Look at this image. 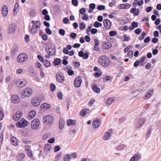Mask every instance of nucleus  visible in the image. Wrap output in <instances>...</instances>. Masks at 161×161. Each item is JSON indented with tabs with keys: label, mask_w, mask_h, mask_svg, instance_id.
I'll return each instance as SVG.
<instances>
[{
	"label": "nucleus",
	"mask_w": 161,
	"mask_h": 161,
	"mask_svg": "<svg viewBox=\"0 0 161 161\" xmlns=\"http://www.w3.org/2000/svg\"><path fill=\"white\" fill-rule=\"evenodd\" d=\"M99 64L103 66L106 67L108 66L110 63L109 58L106 56H102L98 59Z\"/></svg>",
	"instance_id": "obj_1"
},
{
	"label": "nucleus",
	"mask_w": 161,
	"mask_h": 161,
	"mask_svg": "<svg viewBox=\"0 0 161 161\" xmlns=\"http://www.w3.org/2000/svg\"><path fill=\"white\" fill-rule=\"evenodd\" d=\"M28 59V56L25 53L20 54L18 56L17 60L18 62L22 63L25 62Z\"/></svg>",
	"instance_id": "obj_2"
},
{
	"label": "nucleus",
	"mask_w": 161,
	"mask_h": 161,
	"mask_svg": "<svg viewBox=\"0 0 161 161\" xmlns=\"http://www.w3.org/2000/svg\"><path fill=\"white\" fill-rule=\"evenodd\" d=\"M46 51L47 53L53 55L55 53L56 49L53 45L50 44L46 47Z\"/></svg>",
	"instance_id": "obj_3"
},
{
	"label": "nucleus",
	"mask_w": 161,
	"mask_h": 161,
	"mask_svg": "<svg viewBox=\"0 0 161 161\" xmlns=\"http://www.w3.org/2000/svg\"><path fill=\"white\" fill-rule=\"evenodd\" d=\"M32 90L30 87H26L24 89L22 92V95L24 97H29L32 93Z\"/></svg>",
	"instance_id": "obj_4"
},
{
	"label": "nucleus",
	"mask_w": 161,
	"mask_h": 161,
	"mask_svg": "<svg viewBox=\"0 0 161 161\" xmlns=\"http://www.w3.org/2000/svg\"><path fill=\"white\" fill-rule=\"evenodd\" d=\"M27 124V122L25 119L22 118L16 124L17 127L20 128L25 127Z\"/></svg>",
	"instance_id": "obj_5"
},
{
	"label": "nucleus",
	"mask_w": 161,
	"mask_h": 161,
	"mask_svg": "<svg viewBox=\"0 0 161 161\" xmlns=\"http://www.w3.org/2000/svg\"><path fill=\"white\" fill-rule=\"evenodd\" d=\"M40 121L38 119H35L32 120L31 123V128L32 129H37L39 127Z\"/></svg>",
	"instance_id": "obj_6"
},
{
	"label": "nucleus",
	"mask_w": 161,
	"mask_h": 161,
	"mask_svg": "<svg viewBox=\"0 0 161 161\" xmlns=\"http://www.w3.org/2000/svg\"><path fill=\"white\" fill-rule=\"evenodd\" d=\"M112 130L110 129L106 132L103 136V139L105 140H108L109 139L113 134Z\"/></svg>",
	"instance_id": "obj_7"
},
{
	"label": "nucleus",
	"mask_w": 161,
	"mask_h": 161,
	"mask_svg": "<svg viewBox=\"0 0 161 161\" xmlns=\"http://www.w3.org/2000/svg\"><path fill=\"white\" fill-rule=\"evenodd\" d=\"M43 120L45 124L48 125H50L52 123L53 120V117L49 115H47L45 117H44Z\"/></svg>",
	"instance_id": "obj_8"
},
{
	"label": "nucleus",
	"mask_w": 161,
	"mask_h": 161,
	"mask_svg": "<svg viewBox=\"0 0 161 161\" xmlns=\"http://www.w3.org/2000/svg\"><path fill=\"white\" fill-rule=\"evenodd\" d=\"M16 28V26L15 24L12 23L8 25V32L9 33H13L15 31Z\"/></svg>",
	"instance_id": "obj_9"
},
{
	"label": "nucleus",
	"mask_w": 161,
	"mask_h": 161,
	"mask_svg": "<svg viewBox=\"0 0 161 161\" xmlns=\"http://www.w3.org/2000/svg\"><path fill=\"white\" fill-rule=\"evenodd\" d=\"M82 82V78L80 76L77 77L75 80L74 82V86L76 87H79Z\"/></svg>",
	"instance_id": "obj_10"
},
{
	"label": "nucleus",
	"mask_w": 161,
	"mask_h": 161,
	"mask_svg": "<svg viewBox=\"0 0 161 161\" xmlns=\"http://www.w3.org/2000/svg\"><path fill=\"white\" fill-rule=\"evenodd\" d=\"M41 100L37 97H34L31 100L32 105L34 107H38L40 104Z\"/></svg>",
	"instance_id": "obj_11"
},
{
	"label": "nucleus",
	"mask_w": 161,
	"mask_h": 161,
	"mask_svg": "<svg viewBox=\"0 0 161 161\" xmlns=\"http://www.w3.org/2000/svg\"><path fill=\"white\" fill-rule=\"evenodd\" d=\"M56 80L58 82L62 83L65 80L64 76L62 74L57 73L56 74Z\"/></svg>",
	"instance_id": "obj_12"
},
{
	"label": "nucleus",
	"mask_w": 161,
	"mask_h": 161,
	"mask_svg": "<svg viewBox=\"0 0 161 161\" xmlns=\"http://www.w3.org/2000/svg\"><path fill=\"white\" fill-rule=\"evenodd\" d=\"M41 24L32 25L31 30V33L33 34H36L40 28Z\"/></svg>",
	"instance_id": "obj_13"
},
{
	"label": "nucleus",
	"mask_w": 161,
	"mask_h": 161,
	"mask_svg": "<svg viewBox=\"0 0 161 161\" xmlns=\"http://www.w3.org/2000/svg\"><path fill=\"white\" fill-rule=\"evenodd\" d=\"M22 112L21 110H18L17 111L15 114L13 116L14 120L15 121H17L22 116Z\"/></svg>",
	"instance_id": "obj_14"
},
{
	"label": "nucleus",
	"mask_w": 161,
	"mask_h": 161,
	"mask_svg": "<svg viewBox=\"0 0 161 161\" xmlns=\"http://www.w3.org/2000/svg\"><path fill=\"white\" fill-rule=\"evenodd\" d=\"M153 89L148 90L145 93L144 98L145 100L150 98L153 93Z\"/></svg>",
	"instance_id": "obj_15"
},
{
	"label": "nucleus",
	"mask_w": 161,
	"mask_h": 161,
	"mask_svg": "<svg viewBox=\"0 0 161 161\" xmlns=\"http://www.w3.org/2000/svg\"><path fill=\"white\" fill-rule=\"evenodd\" d=\"M27 84V81L24 80L23 81H17L16 82V86L22 88L24 86Z\"/></svg>",
	"instance_id": "obj_16"
},
{
	"label": "nucleus",
	"mask_w": 161,
	"mask_h": 161,
	"mask_svg": "<svg viewBox=\"0 0 161 161\" xmlns=\"http://www.w3.org/2000/svg\"><path fill=\"white\" fill-rule=\"evenodd\" d=\"M141 156L139 154H136L134 155L129 161H139L141 159Z\"/></svg>",
	"instance_id": "obj_17"
},
{
	"label": "nucleus",
	"mask_w": 161,
	"mask_h": 161,
	"mask_svg": "<svg viewBox=\"0 0 161 161\" xmlns=\"http://www.w3.org/2000/svg\"><path fill=\"white\" fill-rule=\"evenodd\" d=\"M11 100L13 103H17L19 102L20 98L18 95H14L11 97Z\"/></svg>",
	"instance_id": "obj_18"
},
{
	"label": "nucleus",
	"mask_w": 161,
	"mask_h": 161,
	"mask_svg": "<svg viewBox=\"0 0 161 161\" xmlns=\"http://www.w3.org/2000/svg\"><path fill=\"white\" fill-rule=\"evenodd\" d=\"M101 125V120L99 119H97L94 120L92 123L94 128H97L98 127Z\"/></svg>",
	"instance_id": "obj_19"
},
{
	"label": "nucleus",
	"mask_w": 161,
	"mask_h": 161,
	"mask_svg": "<svg viewBox=\"0 0 161 161\" xmlns=\"http://www.w3.org/2000/svg\"><path fill=\"white\" fill-rule=\"evenodd\" d=\"M103 23L104 26L106 28L109 29L110 27L111 23L109 20L108 19H104Z\"/></svg>",
	"instance_id": "obj_20"
},
{
	"label": "nucleus",
	"mask_w": 161,
	"mask_h": 161,
	"mask_svg": "<svg viewBox=\"0 0 161 161\" xmlns=\"http://www.w3.org/2000/svg\"><path fill=\"white\" fill-rule=\"evenodd\" d=\"M145 119L144 118L140 119L137 124H136L135 126L137 128H140L145 122Z\"/></svg>",
	"instance_id": "obj_21"
},
{
	"label": "nucleus",
	"mask_w": 161,
	"mask_h": 161,
	"mask_svg": "<svg viewBox=\"0 0 161 161\" xmlns=\"http://www.w3.org/2000/svg\"><path fill=\"white\" fill-rule=\"evenodd\" d=\"M2 13L4 17L6 16L8 13V8L7 6H4L2 9Z\"/></svg>",
	"instance_id": "obj_22"
},
{
	"label": "nucleus",
	"mask_w": 161,
	"mask_h": 161,
	"mask_svg": "<svg viewBox=\"0 0 161 161\" xmlns=\"http://www.w3.org/2000/svg\"><path fill=\"white\" fill-rule=\"evenodd\" d=\"M18 47L17 46H15L11 51L10 55L12 57L15 56L18 50Z\"/></svg>",
	"instance_id": "obj_23"
},
{
	"label": "nucleus",
	"mask_w": 161,
	"mask_h": 161,
	"mask_svg": "<svg viewBox=\"0 0 161 161\" xmlns=\"http://www.w3.org/2000/svg\"><path fill=\"white\" fill-rule=\"evenodd\" d=\"M59 125V129L60 130L62 129L65 125V121L63 119L60 118V119Z\"/></svg>",
	"instance_id": "obj_24"
},
{
	"label": "nucleus",
	"mask_w": 161,
	"mask_h": 161,
	"mask_svg": "<svg viewBox=\"0 0 161 161\" xmlns=\"http://www.w3.org/2000/svg\"><path fill=\"white\" fill-rule=\"evenodd\" d=\"M71 67L70 66H67L66 69V70L67 71V73L68 74L70 75H73L74 74V72L71 69Z\"/></svg>",
	"instance_id": "obj_25"
},
{
	"label": "nucleus",
	"mask_w": 161,
	"mask_h": 161,
	"mask_svg": "<svg viewBox=\"0 0 161 161\" xmlns=\"http://www.w3.org/2000/svg\"><path fill=\"white\" fill-rule=\"evenodd\" d=\"M36 115V112L34 110H31L29 114V116L28 119H31L34 118Z\"/></svg>",
	"instance_id": "obj_26"
},
{
	"label": "nucleus",
	"mask_w": 161,
	"mask_h": 161,
	"mask_svg": "<svg viewBox=\"0 0 161 161\" xmlns=\"http://www.w3.org/2000/svg\"><path fill=\"white\" fill-rule=\"evenodd\" d=\"M71 158V155L68 154H65L63 158V161H70Z\"/></svg>",
	"instance_id": "obj_27"
},
{
	"label": "nucleus",
	"mask_w": 161,
	"mask_h": 161,
	"mask_svg": "<svg viewBox=\"0 0 161 161\" xmlns=\"http://www.w3.org/2000/svg\"><path fill=\"white\" fill-rule=\"evenodd\" d=\"M51 150V145L49 144H46L44 146V151L47 153H49Z\"/></svg>",
	"instance_id": "obj_28"
},
{
	"label": "nucleus",
	"mask_w": 161,
	"mask_h": 161,
	"mask_svg": "<svg viewBox=\"0 0 161 161\" xmlns=\"http://www.w3.org/2000/svg\"><path fill=\"white\" fill-rule=\"evenodd\" d=\"M92 89L94 92L97 93H98L100 92V89L99 88L97 87V85L95 84L92 85Z\"/></svg>",
	"instance_id": "obj_29"
},
{
	"label": "nucleus",
	"mask_w": 161,
	"mask_h": 161,
	"mask_svg": "<svg viewBox=\"0 0 161 161\" xmlns=\"http://www.w3.org/2000/svg\"><path fill=\"white\" fill-rule=\"evenodd\" d=\"M50 107V106L49 104L46 103H43L41 106V108L42 110L48 109Z\"/></svg>",
	"instance_id": "obj_30"
},
{
	"label": "nucleus",
	"mask_w": 161,
	"mask_h": 161,
	"mask_svg": "<svg viewBox=\"0 0 161 161\" xmlns=\"http://www.w3.org/2000/svg\"><path fill=\"white\" fill-rule=\"evenodd\" d=\"M76 121L75 120L69 119L67 121V125L68 126H70L71 125H74L75 124Z\"/></svg>",
	"instance_id": "obj_31"
},
{
	"label": "nucleus",
	"mask_w": 161,
	"mask_h": 161,
	"mask_svg": "<svg viewBox=\"0 0 161 161\" xmlns=\"http://www.w3.org/2000/svg\"><path fill=\"white\" fill-rule=\"evenodd\" d=\"M115 98L112 97L108 98L107 101V103L108 105H111L115 100Z\"/></svg>",
	"instance_id": "obj_32"
},
{
	"label": "nucleus",
	"mask_w": 161,
	"mask_h": 161,
	"mask_svg": "<svg viewBox=\"0 0 161 161\" xmlns=\"http://www.w3.org/2000/svg\"><path fill=\"white\" fill-rule=\"evenodd\" d=\"M129 21V19L127 17H124L122 19V25L126 24L128 23Z\"/></svg>",
	"instance_id": "obj_33"
},
{
	"label": "nucleus",
	"mask_w": 161,
	"mask_h": 161,
	"mask_svg": "<svg viewBox=\"0 0 161 161\" xmlns=\"http://www.w3.org/2000/svg\"><path fill=\"white\" fill-rule=\"evenodd\" d=\"M11 142V144L14 145L15 146L17 144V140L15 137L11 138L10 140Z\"/></svg>",
	"instance_id": "obj_34"
},
{
	"label": "nucleus",
	"mask_w": 161,
	"mask_h": 161,
	"mask_svg": "<svg viewBox=\"0 0 161 161\" xmlns=\"http://www.w3.org/2000/svg\"><path fill=\"white\" fill-rule=\"evenodd\" d=\"M112 46V44L109 42H107L105 44L104 46V48L105 49H108L111 47Z\"/></svg>",
	"instance_id": "obj_35"
},
{
	"label": "nucleus",
	"mask_w": 161,
	"mask_h": 161,
	"mask_svg": "<svg viewBox=\"0 0 161 161\" xmlns=\"http://www.w3.org/2000/svg\"><path fill=\"white\" fill-rule=\"evenodd\" d=\"M61 61V60L60 59L56 58L53 62V63L55 65H58L60 64Z\"/></svg>",
	"instance_id": "obj_36"
},
{
	"label": "nucleus",
	"mask_w": 161,
	"mask_h": 161,
	"mask_svg": "<svg viewBox=\"0 0 161 161\" xmlns=\"http://www.w3.org/2000/svg\"><path fill=\"white\" fill-rule=\"evenodd\" d=\"M50 136V133H47L45 134L43 136V139L46 140Z\"/></svg>",
	"instance_id": "obj_37"
},
{
	"label": "nucleus",
	"mask_w": 161,
	"mask_h": 161,
	"mask_svg": "<svg viewBox=\"0 0 161 161\" xmlns=\"http://www.w3.org/2000/svg\"><path fill=\"white\" fill-rule=\"evenodd\" d=\"M88 110L87 109H85L82 110L80 113V115L82 116H85L87 113V111Z\"/></svg>",
	"instance_id": "obj_38"
},
{
	"label": "nucleus",
	"mask_w": 161,
	"mask_h": 161,
	"mask_svg": "<svg viewBox=\"0 0 161 161\" xmlns=\"http://www.w3.org/2000/svg\"><path fill=\"white\" fill-rule=\"evenodd\" d=\"M44 65L47 67H49L50 66V62L47 60H45L43 62Z\"/></svg>",
	"instance_id": "obj_39"
},
{
	"label": "nucleus",
	"mask_w": 161,
	"mask_h": 161,
	"mask_svg": "<svg viewBox=\"0 0 161 161\" xmlns=\"http://www.w3.org/2000/svg\"><path fill=\"white\" fill-rule=\"evenodd\" d=\"M118 8L119 9H125L126 8L125 3L120 4L118 6Z\"/></svg>",
	"instance_id": "obj_40"
},
{
	"label": "nucleus",
	"mask_w": 161,
	"mask_h": 161,
	"mask_svg": "<svg viewBox=\"0 0 161 161\" xmlns=\"http://www.w3.org/2000/svg\"><path fill=\"white\" fill-rule=\"evenodd\" d=\"M102 26V24L97 21H96L94 24V26L96 28H98L99 27H101Z\"/></svg>",
	"instance_id": "obj_41"
},
{
	"label": "nucleus",
	"mask_w": 161,
	"mask_h": 161,
	"mask_svg": "<svg viewBox=\"0 0 161 161\" xmlns=\"http://www.w3.org/2000/svg\"><path fill=\"white\" fill-rule=\"evenodd\" d=\"M29 73L30 75L32 77H34L37 75V73L34 71L31 70Z\"/></svg>",
	"instance_id": "obj_42"
},
{
	"label": "nucleus",
	"mask_w": 161,
	"mask_h": 161,
	"mask_svg": "<svg viewBox=\"0 0 161 161\" xmlns=\"http://www.w3.org/2000/svg\"><path fill=\"white\" fill-rule=\"evenodd\" d=\"M89 53L87 51H86L85 53L84 54V55L82 58L84 59H86L89 57Z\"/></svg>",
	"instance_id": "obj_43"
},
{
	"label": "nucleus",
	"mask_w": 161,
	"mask_h": 161,
	"mask_svg": "<svg viewBox=\"0 0 161 161\" xmlns=\"http://www.w3.org/2000/svg\"><path fill=\"white\" fill-rule=\"evenodd\" d=\"M146 35V33L145 32H143L142 33L141 36H140L139 37V39L140 40H143L145 36Z\"/></svg>",
	"instance_id": "obj_44"
},
{
	"label": "nucleus",
	"mask_w": 161,
	"mask_h": 161,
	"mask_svg": "<svg viewBox=\"0 0 161 161\" xmlns=\"http://www.w3.org/2000/svg\"><path fill=\"white\" fill-rule=\"evenodd\" d=\"M86 27L85 24L83 22L79 24V28L81 30L84 29Z\"/></svg>",
	"instance_id": "obj_45"
},
{
	"label": "nucleus",
	"mask_w": 161,
	"mask_h": 161,
	"mask_svg": "<svg viewBox=\"0 0 161 161\" xmlns=\"http://www.w3.org/2000/svg\"><path fill=\"white\" fill-rule=\"evenodd\" d=\"M50 87L51 88V90L52 92H53L55 90V89L56 88V86L53 84L51 83L50 85Z\"/></svg>",
	"instance_id": "obj_46"
},
{
	"label": "nucleus",
	"mask_w": 161,
	"mask_h": 161,
	"mask_svg": "<svg viewBox=\"0 0 161 161\" xmlns=\"http://www.w3.org/2000/svg\"><path fill=\"white\" fill-rule=\"evenodd\" d=\"M65 31L63 29H60L59 30V34L62 36H64L65 34Z\"/></svg>",
	"instance_id": "obj_47"
},
{
	"label": "nucleus",
	"mask_w": 161,
	"mask_h": 161,
	"mask_svg": "<svg viewBox=\"0 0 161 161\" xmlns=\"http://www.w3.org/2000/svg\"><path fill=\"white\" fill-rule=\"evenodd\" d=\"M31 23L33 24V25H37L41 24L40 22L39 21H35L34 20H32L31 21Z\"/></svg>",
	"instance_id": "obj_48"
},
{
	"label": "nucleus",
	"mask_w": 161,
	"mask_h": 161,
	"mask_svg": "<svg viewBox=\"0 0 161 161\" xmlns=\"http://www.w3.org/2000/svg\"><path fill=\"white\" fill-rule=\"evenodd\" d=\"M82 18L83 20L86 21L88 19L89 16L86 14H84L82 16Z\"/></svg>",
	"instance_id": "obj_49"
},
{
	"label": "nucleus",
	"mask_w": 161,
	"mask_h": 161,
	"mask_svg": "<svg viewBox=\"0 0 161 161\" xmlns=\"http://www.w3.org/2000/svg\"><path fill=\"white\" fill-rule=\"evenodd\" d=\"M152 131L151 129H149L147 131V134L146 135V136L147 138H148L150 136L151 133Z\"/></svg>",
	"instance_id": "obj_50"
},
{
	"label": "nucleus",
	"mask_w": 161,
	"mask_h": 161,
	"mask_svg": "<svg viewBox=\"0 0 161 161\" xmlns=\"http://www.w3.org/2000/svg\"><path fill=\"white\" fill-rule=\"evenodd\" d=\"M109 35L111 36H115L117 34V32L115 31H111L109 33Z\"/></svg>",
	"instance_id": "obj_51"
},
{
	"label": "nucleus",
	"mask_w": 161,
	"mask_h": 161,
	"mask_svg": "<svg viewBox=\"0 0 161 161\" xmlns=\"http://www.w3.org/2000/svg\"><path fill=\"white\" fill-rule=\"evenodd\" d=\"M86 10L85 8H82L80 10L79 13L81 14H84L86 12Z\"/></svg>",
	"instance_id": "obj_52"
},
{
	"label": "nucleus",
	"mask_w": 161,
	"mask_h": 161,
	"mask_svg": "<svg viewBox=\"0 0 161 161\" xmlns=\"http://www.w3.org/2000/svg\"><path fill=\"white\" fill-rule=\"evenodd\" d=\"M131 25L134 28H136L138 27V24L137 22L133 21Z\"/></svg>",
	"instance_id": "obj_53"
},
{
	"label": "nucleus",
	"mask_w": 161,
	"mask_h": 161,
	"mask_svg": "<svg viewBox=\"0 0 161 161\" xmlns=\"http://www.w3.org/2000/svg\"><path fill=\"white\" fill-rule=\"evenodd\" d=\"M102 75V72H97L95 73L94 74V76L96 77H98L101 76Z\"/></svg>",
	"instance_id": "obj_54"
},
{
	"label": "nucleus",
	"mask_w": 161,
	"mask_h": 161,
	"mask_svg": "<svg viewBox=\"0 0 161 161\" xmlns=\"http://www.w3.org/2000/svg\"><path fill=\"white\" fill-rule=\"evenodd\" d=\"M47 33L49 35H50L52 34V32L50 29L48 28H47L45 29Z\"/></svg>",
	"instance_id": "obj_55"
},
{
	"label": "nucleus",
	"mask_w": 161,
	"mask_h": 161,
	"mask_svg": "<svg viewBox=\"0 0 161 161\" xmlns=\"http://www.w3.org/2000/svg\"><path fill=\"white\" fill-rule=\"evenodd\" d=\"M25 150L26 151L28 152L31 151L30 146V145H25Z\"/></svg>",
	"instance_id": "obj_56"
},
{
	"label": "nucleus",
	"mask_w": 161,
	"mask_h": 161,
	"mask_svg": "<svg viewBox=\"0 0 161 161\" xmlns=\"http://www.w3.org/2000/svg\"><path fill=\"white\" fill-rule=\"evenodd\" d=\"M72 3L75 6H77L78 4V1L77 0H72Z\"/></svg>",
	"instance_id": "obj_57"
},
{
	"label": "nucleus",
	"mask_w": 161,
	"mask_h": 161,
	"mask_svg": "<svg viewBox=\"0 0 161 161\" xmlns=\"http://www.w3.org/2000/svg\"><path fill=\"white\" fill-rule=\"evenodd\" d=\"M123 37L125 39V41H128L129 40V37L127 36V35L126 34H124L123 35Z\"/></svg>",
	"instance_id": "obj_58"
},
{
	"label": "nucleus",
	"mask_w": 161,
	"mask_h": 161,
	"mask_svg": "<svg viewBox=\"0 0 161 161\" xmlns=\"http://www.w3.org/2000/svg\"><path fill=\"white\" fill-rule=\"evenodd\" d=\"M133 53L132 50H130L127 53V55L129 58H130L133 55Z\"/></svg>",
	"instance_id": "obj_59"
},
{
	"label": "nucleus",
	"mask_w": 161,
	"mask_h": 161,
	"mask_svg": "<svg viewBox=\"0 0 161 161\" xmlns=\"http://www.w3.org/2000/svg\"><path fill=\"white\" fill-rule=\"evenodd\" d=\"M41 37L42 39L44 41H46L47 39V36L46 34L42 35Z\"/></svg>",
	"instance_id": "obj_60"
},
{
	"label": "nucleus",
	"mask_w": 161,
	"mask_h": 161,
	"mask_svg": "<svg viewBox=\"0 0 161 161\" xmlns=\"http://www.w3.org/2000/svg\"><path fill=\"white\" fill-rule=\"evenodd\" d=\"M131 46L129 45L127 46L124 49V53H126L127 51L130 49L131 48Z\"/></svg>",
	"instance_id": "obj_61"
},
{
	"label": "nucleus",
	"mask_w": 161,
	"mask_h": 161,
	"mask_svg": "<svg viewBox=\"0 0 161 161\" xmlns=\"http://www.w3.org/2000/svg\"><path fill=\"white\" fill-rule=\"evenodd\" d=\"M125 146L124 145H121L119 146L118 147V149L119 150H122L124 149Z\"/></svg>",
	"instance_id": "obj_62"
},
{
	"label": "nucleus",
	"mask_w": 161,
	"mask_h": 161,
	"mask_svg": "<svg viewBox=\"0 0 161 161\" xmlns=\"http://www.w3.org/2000/svg\"><path fill=\"white\" fill-rule=\"evenodd\" d=\"M76 36L77 35L75 33H71L70 35V37L73 39L75 38Z\"/></svg>",
	"instance_id": "obj_63"
},
{
	"label": "nucleus",
	"mask_w": 161,
	"mask_h": 161,
	"mask_svg": "<svg viewBox=\"0 0 161 161\" xmlns=\"http://www.w3.org/2000/svg\"><path fill=\"white\" fill-rule=\"evenodd\" d=\"M142 29L140 28L136 29L135 30V33L137 34H140L142 31Z\"/></svg>",
	"instance_id": "obj_64"
}]
</instances>
